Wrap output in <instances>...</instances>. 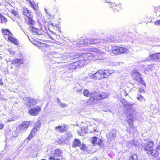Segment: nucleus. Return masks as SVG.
I'll use <instances>...</instances> for the list:
<instances>
[{
    "mask_svg": "<svg viewBox=\"0 0 160 160\" xmlns=\"http://www.w3.org/2000/svg\"><path fill=\"white\" fill-rule=\"evenodd\" d=\"M153 10L156 14H157L158 13H160V6L158 7H154Z\"/></svg>",
    "mask_w": 160,
    "mask_h": 160,
    "instance_id": "nucleus-33",
    "label": "nucleus"
},
{
    "mask_svg": "<svg viewBox=\"0 0 160 160\" xmlns=\"http://www.w3.org/2000/svg\"><path fill=\"white\" fill-rule=\"evenodd\" d=\"M51 33H47L45 35V37L47 38H49L55 41L56 38V36L57 35L56 32L53 31H50Z\"/></svg>",
    "mask_w": 160,
    "mask_h": 160,
    "instance_id": "nucleus-17",
    "label": "nucleus"
},
{
    "mask_svg": "<svg viewBox=\"0 0 160 160\" xmlns=\"http://www.w3.org/2000/svg\"><path fill=\"white\" fill-rule=\"evenodd\" d=\"M81 150L82 151H85L87 149V147L85 144L82 143L80 148Z\"/></svg>",
    "mask_w": 160,
    "mask_h": 160,
    "instance_id": "nucleus-35",
    "label": "nucleus"
},
{
    "mask_svg": "<svg viewBox=\"0 0 160 160\" xmlns=\"http://www.w3.org/2000/svg\"><path fill=\"white\" fill-rule=\"evenodd\" d=\"M69 128L68 126L65 124H62L55 127V131L60 133H62L66 132Z\"/></svg>",
    "mask_w": 160,
    "mask_h": 160,
    "instance_id": "nucleus-11",
    "label": "nucleus"
},
{
    "mask_svg": "<svg viewBox=\"0 0 160 160\" xmlns=\"http://www.w3.org/2000/svg\"><path fill=\"white\" fill-rule=\"evenodd\" d=\"M28 105L29 107H32L37 103L36 101L33 99L29 98L28 99Z\"/></svg>",
    "mask_w": 160,
    "mask_h": 160,
    "instance_id": "nucleus-28",
    "label": "nucleus"
},
{
    "mask_svg": "<svg viewBox=\"0 0 160 160\" xmlns=\"http://www.w3.org/2000/svg\"><path fill=\"white\" fill-rule=\"evenodd\" d=\"M79 68L77 61L70 63L68 66L69 69L73 70Z\"/></svg>",
    "mask_w": 160,
    "mask_h": 160,
    "instance_id": "nucleus-19",
    "label": "nucleus"
},
{
    "mask_svg": "<svg viewBox=\"0 0 160 160\" xmlns=\"http://www.w3.org/2000/svg\"><path fill=\"white\" fill-rule=\"evenodd\" d=\"M22 14L25 18L28 19V20L26 22L28 25L32 26L34 24L35 21L32 19V13L31 10L27 8H23Z\"/></svg>",
    "mask_w": 160,
    "mask_h": 160,
    "instance_id": "nucleus-5",
    "label": "nucleus"
},
{
    "mask_svg": "<svg viewBox=\"0 0 160 160\" xmlns=\"http://www.w3.org/2000/svg\"><path fill=\"white\" fill-rule=\"evenodd\" d=\"M145 141V143H143L142 145V148L147 154L153 156L154 151V142L152 140H150L149 139H147Z\"/></svg>",
    "mask_w": 160,
    "mask_h": 160,
    "instance_id": "nucleus-3",
    "label": "nucleus"
},
{
    "mask_svg": "<svg viewBox=\"0 0 160 160\" xmlns=\"http://www.w3.org/2000/svg\"><path fill=\"white\" fill-rule=\"evenodd\" d=\"M63 152L59 148L56 149L54 151V154L56 157H61V160H65V158L62 156Z\"/></svg>",
    "mask_w": 160,
    "mask_h": 160,
    "instance_id": "nucleus-15",
    "label": "nucleus"
},
{
    "mask_svg": "<svg viewBox=\"0 0 160 160\" xmlns=\"http://www.w3.org/2000/svg\"><path fill=\"white\" fill-rule=\"evenodd\" d=\"M128 49L122 45H112L110 52L112 54L118 55L126 53L128 52Z\"/></svg>",
    "mask_w": 160,
    "mask_h": 160,
    "instance_id": "nucleus-4",
    "label": "nucleus"
},
{
    "mask_svg": "<svg viewBox=\"0 0 160 160\" xmlns=\"http://www.w3.org/2000/svg\"><path fill=\"white\" fill-rule=\"evenodd\" d=\"M154 24L157 25H160V20H157L154 22Z\"/></svg>",
    "mask_w": 160,
    "mask_h": 160,
    "instance_id": "nucleus-38",
    "label": "nucleus"
},
{
    "mask_svg": "<svg viewBox=\"0 0 160 160\" xmlns=\"http://www.w3.org/2000/svg\"><path fill=\"white\" fill-rule=\"evenodd\" d=\"M0 19L2 23H5L7 22V19L2 15H0Z\"/></svg>",
    "mask_w": 160,
    "mask_h": 160,
    "instance_id": "nucleus-34",
    "label": "nucleus"
},
{
    "mask_svg": "<svg viewBox=\"0 0 160 160\" xmlns=\"http://www.w3.org/2000/svg\"><path fill=\"white\" fill-rule=\"evenodd\" d=\"M60 106L61 107L64 108L65 106V104H61Z\"/></svg>",
    "mask_w": 160,
    "mask_h": 160,
    "instance_id": "nucleus-44",
    "label": "nucleus"
},
{
    "mask_svg": "<svg viewBox=\"0 0 160 160\" xmlns=\"http://www.w3.org/2000/svg\"><path fill=\"white\" fill-rule=\"evenodd\" d=\"M113 72V71L110 69H100L91 76L90 78L94 80L102 79L111 76Z\"/></svg>",
    "mask_w": 160,
    "mask_h": 160,
    "instance_id": "nucleus-1",
    "label": "nucleus"
},
{
    "mask_svg": "<svg viewBox=\"0 0 160 160\" xmlns=\"http://www.w3.org/2000/svg\"><path fill=\"white\" fill-rule=\"evenodd\" d=\"M110 5L111 8L113 9L114 10H116L118 11H119L122 9L121 4L119 3L118 4H116L114 2H112L111 4Z\"/></svg>",
    "mask_w": 160,
    "mask_h": 160,
    "instance_id": "nucleus-16",
    "label": "nucleus"
},
{
    "mask_svg": "<svg viewBox=\"0 0 160 160\" xmlns=\"http://www.w3.org/2000/svg\"><path fill=\"white\" fill-rule=\"evenodd\" d=\"M41 112V108L37 106L31 108L28 111V113L32 116H36L39 114V112Z\"/></svg>",
    "mask_w": 160,
    "mask_h": 160,
    "instance_id": "nucleus-10",
    "label": "nucleus"
},
{
    "mask_svg": "<svg viewBox=\"0 0 160 160\" xmlns=\"http://www.w3.org/2000/svg\"><path fill=\"white\" fill-rule=\"evenodd\" d=\"M48 159L49 160H55V158L52 156H50L49 158Z\"/></svg>",
    "mask_w": 160,
    "mask_h": 160,
    "instance_id": "nucleus-40",
    "label": "nucleus"
},
{
    "mask_svg": "<svg viewBox=\"0 0 160 160\" xmlns=\"http://www.w3.org/2000/svg\"><path fill=\"white\" fill-rule=\"evenodd\" d=\"M61 141H60V140L59 141V142L60 143H61V142H61Z\"/></svg>",
    "mask_w": 160,
    "mask_h": 160,
    "instance_id": "nucleus-52",
    "label": "nucleus"
},
{
    "mask_svg": "<svg viewBox=\"0 0 160 160\" xmlns=\"http://www.w3.org/2000/svg\"><path fill=\"white\" fill-rule=\"evenodd\" d=\"M124 107L125 108L126 110L127 111V112H131L134 111V109L132 107V105H130L129 104H124Z\"/></svg>",
    "mask_w": 160,
    "mask_h": 160,
    "instance_id": "nucleus-21",
    "label": "nucleus"
},
{
    "mask_svg": "<svg viewBox=\"0 0 160 160\" xmlns=\"http://www.w3.org/2000/svg\"><path fill=\"white\" fill-rule=\"evenodd\" d=\"M151 59L153 60H158L160 58V53L153 54L149 56Z\"/></svg>",
    "mask_w": 160,
    "mask_h": 160,
    "instance_id": "nucleus-25",
    "label": "nucleus"
},
{
    "mask_svg": "<svg viewBox=\"0 0 160 160\" xmlns=\"http://www.w3.org/2000/svg\"><path fill=\"white\" fill-rule=\"evenodd\" d=\"M90 39L86 38L81 41L80 44L82 47L91 44Z\"/></svg>",
    "mask_w": 160,
    "mask_h": 160,
    "instance_id": "nucleus-22",
    "label": "nucleus"
},
{
    "mask_svg": "<svg viewBox=\"0 0 160 160\" xmlns=\"http://www.w3.org/2000/svg\"><path fill=\"white\" fill-rule=\"evenodd\" d=\"M131 75L133 78L136 81L138 80V79L140 78L139 73L136 70H133L132 71Z\"/></svg>",
    "mask_w": 160,
    "mask_h": 160,
    "instance_id": "nucleus-20",
    "label": "nucleus"
},
{
    "mask_svg": "<svg viewBox=\"0 0 160 160\" xmlns=\"http://www.w3.org/2000/svg\"><path fill=\"white\" fill-rule=\"evenodd\" d=\"M50 25L54 27V30L58 32L59 33L61 32V27L59 24L51 23Z\"/></svg>",
    "mask_w": 160,
    "mask_h": 160,
    "instance_id": "nucleus-26",
    "label": "nucleus"
},
{
    "mask_svg": "<svg viewBox=\"0 0 160 160\" xmlns=\"http://www.w3.org/2000/svg\"><path fill=\"white\" fill-rule=\"evenodd\" d=\"M81 144V142L78 139H75L74 140L72 145V148H76L80 147Z\"/></svg>",
    "mask_w": 160,
    "mask_h": 160,
    "instance_id": "nucleus-23",
    "label": "nucleus"
},
{
    "mask_svg": "<svg viewBox=\"0 0 160 160\" xmlns=\"http://www.w3.org/2000/svg\"><path fill=\"white\" fill-rule=\"evenodd\" d=\"M40 160H47L44 159H41Z\"/></svg>",
    "mask_w": 160,
    "mask_h": 160,
    "instance_id": "nucleus-50",
    "label": "nucleus"
},
{
    "mask_svg": "<svg viewBox=\"0 0 160 160\" xmlns=\"http://www.w3.org/2000/svg\"><path fill=\"white\" fill-rule=\"evenodd\" d=\"M128 160H138L137 155L135 154L132 155L129 158Z\"/></svg>",
    "mask_w": 160,
    "mask_h": 160,
    "instance_id": "nucleus-32",
    "label": "nucleus"
},
{
    "mask_svg": "<svg viewBox=\"0 0 160 160\" xmlns=\"http://www.w3.org/2000/svg\"><path fill=\"white\" fill-rule=\"evenodd\" d=\"M4 127V125L3 124H0V130L2 129Z\"/></svg>",
    "mask_w": 160,
    "mask_h": 160,
    "instance_id": "nucleus-42",
    "label": "nucleus"
},
{
    "mask_svg": "<svg viewBox=\"0 0 160 160\" xmlns=\"http://www.w3.org/2000/svg\"><path fill=\"white\" fill-rule=\"evenodd\" d=\"M93 132H95V130H94L93 131ZM90 132H92V131H90Z\"/></svg>",
    "mask_w": 160,
    "mask_h": 160,
    "instance_id": "nucleus-51",
    "label": "nucleus"
},
{
    "mask_svg": "<svg viewBox=\"0 0 160 160\" xmlns=\"http://www.w3.org/2000/svg\"><path fill=\"white\" fill-rule=\"evenodd\" d=\"M97 96L99 101L102 99L108 98V96L107 93L105 92H102L101 94L97 95Z\"/></svg>",
    "mask_w": 160,
    "mask_h": 160,
    "instance_id": "nucleus-24",
    "label": "nucleus"
},
{
    "mask_svg": "<svg viewBox=\"0 0 160 160\" xmlns=\"http://www.w3.org/2000/svg\"><path fill=\"white\" fill-rule=\"evenodd\" d=\"M122 100H123V101H125V99H122V100L121 101V102H122Z\"/></svg>",
    "mask_w": 160,
    "mask_h": 160,
    "instance_id": "nucleus-48",
    "label": "nucleus"
},
{
    "mask_svg": "<svg viewBox=\"0 0 160 160\" xmlns=\"http://www.w3.org/2000/svg\"><path fill=\"white\" fill-rule=\"evenodd\" d=\"M114 36H113V41L115 42H120L122 41V38L123 37V34L120 33L115 32Z\"/></svg>",
    "mask_w": 160,
    "mask_h": 160,
    "instance_id": "nucleus-13",
    "label": "nucleus"
},
{
    "mask_svg": "<svg viewBox=\"0 0 160 160\" xmlns=\"http://www.w3.org/2000/svg\"><path fill=\"white\" fill-rule=\"evenodd\" d=\"M0 84L1 85H3V82H2V83L1 82H0Z\"/></svg>",
    "mask_w": 160,
    "mask_h": 160,
    "instance_id": "nucleus-49",
    "label": "nucleus"
},
{
    "mask_svg": "<svg viewBox=\"0 0 160 160\" xmlns=\"http://www.w3.org/2000/svg\"><path fill=\"white\" fill-rule=\"evenodd\" d=\"M31 31L34 34L41 35V30L38 29L31 27Z\"/></svg>",
    "mask_w": 160,
    "mask_h": 160,
    "instance_id": "nucleus-27",
    "label": "nucleus"
},
{
    "mask_svg": "<svg viewBox=\"0 0 160 160\" xmlns=\"http://www.w3.org/2000/svg\"><path fill=\"white\" fill-rule=\"evenodd\" d=\"M99 102V101L97 96L95 95L90 97L87 100L86 103L87 105L92 106Z\"/></svg>",
    "mask_w": 160,
    "mask_h": 160,
    "instance_id": "nucleus-12",
    "label": "nucleus"
},
{
    "mask_svg": "<svg viewBox=\"0 0 160 160\" xmlns=\"http://www.w3.org/2000/svg\"><path fill=\"white\" fill-rule=\"evenodd\" d=\"M31 122L28 121H24L19 125L17 129L19 132H25L26 131L30 125Z\"/></svg>",
    "mask_w": 160,
    "mask_h": 160,
    "instance_id": "nucleus-8",
    "label": "nucleus"
},
{
    "mask_svg": "<svg viewBox=\"0 0 160 160\" xmlns=\"http://www.w3.org/2000/svg\"><path fill=\"white\" fill-rule=\"evenodd\" d=\"M91 143L93 146L98 145L101 146L102 145V140L99 139L96 137H93L91 138Z\"/></svg>",
    "mask_w": 160,
    "mask_h": 160,
    "instance_id": "nucleus-14",
    "label": "nucleus"
},
{
    "mask_svg": "<svg viewBox=\"0 0 160 160\" xmlns=\"http://www.w3.org/2000/svg\"><path fill=\"white\" fill-rule=\"evenodd\" d=\"M130 123H131V124H132V121H131V122H128V124H130Z\"/></svg>",
    "mask_w": 160,
    "mask_h": 160,
    "instance_id": "nucleus-47",
    "label": "nucleus"
},
{
    "mask_svg": "<svg viewBox=\"0 0 160 160\" xmlns=\"http://www.w3.org/2000/svg\"><path fill=\"white\" fill-rule=\"evenodd\" d=\"M88 61H95L98 59L99 53L97 51H92L90 53H84Z\"/></svg>",
    "mask_w": 160,
    "mask_h": 160,
    "instance_id": "nucleus-7",
    "label": "nucleus"
},
{
    "mask_svg": "<svg viewBox=\"0 0 160 160\" xmlns=\"http://www.w3.org/2000/svg\"><path fill=\"white\" fill-rule=\"evenodd\" d=\"M55 160H61V159L59 158H58L56 159L55 158Z\"/></svg>",
    "mask_w": 160,
    "mask_h": 160,
    "instance_id": "nucleus-46",
    "label": "nucleus"
},
{
    "mask_svg": "<svg viewBox=\"0 0 160 160\" xmlns=\"http://www.w3.org/2000/svg\"><path fill=\"white\" fill-rule=\"evenodd\" d=\"M91 44H96L100 42V39H90Z\"/></svg>",
    "mask_w": 160,
    "mask_h": 160,
    "instance_id": "nucleus-29",
    "label": "nucleus"
},
{
    "mask_svg": "<svg viewBox=\"0 0 160 160\" xmlns=\"http://www.w3.org/2000/svg\"><path fill=\"white\" fill-rule=\"evenodd\" d=\"M159 160H160V159H159Z\"/></svg>",
    "mask_w": 160,
    "mask_h": 160,
    "instance_id": "nucleus-55",
    "label": "nucleus"
},
{
    "mask_svg": "<svg viewBox=\"0 0 160 160\" xmlns=\"http://www.w3.org/2000/svg\"><path fill=\"white\" fill-rule=\"evenodd\" d=\"M123 93L125 96H128V94L125 90H123Z\"/></svg>",
    "mask_w": 160,
    "mask_h": 160,
    "instance_id": "nucleus-41",
    "label": "nucleus"
},
{
    "mask_svg": "<svg viewBox=\"0 0 160 160\" xmlns=\"http://www.w3.org/2000/svg\"><path fill=\"white\" fill-rule=\"evenodd\" d=\"M78 134L80 135V136H83V134L82 133V132H81V131H78Z\"/></svg>",
    "mask_w": 160,
    "mask_h": 160,
    "instance_id": "nucleus-43",
    "label": "nucleus"
},
{
    "mask_svg": "<svg viewBox=\"0 0 160 160\" xmlns=\"http://www.w3.org/2000/svg\"><path fill=\"white\" fill-rule=\"evenodd\" d=\"M1 32L3 37L6 40L14 45H19L18 40L13 36L12 33L9 29L2 28L1 30Z\"/></svg>",
    "mask_w": 160,
    "mask_h": 160,
    "instance_id": "nucleus-2",
    "label": "nucleus"
},
{
    "mask_svg": "<svg viewBox=\"0 0 160 160\" xmlns=\"http://www.w3.org/2000/svg\"><path fill=\"white\" fill-rule=\"evenodd\" d=\"M140 97H141V98H142V96L141 95Z\"/></svg>",
    "mask_w": 160,
    "mask_h": 160,
    "instance_id": "nucleus-53",
    "label": "nucleus"
},
{
    "mask_svg": "<svg viewBox=\"0 0 160 160\" xmlns=\"http://www.w3.org/2000/svg\"><path fill=\"white\" fill-rule=\"evenodd\" d=\"M23 62V60L22 59H15L11 61V64L17 66H19L20 64Z\"/></svg>",
    "mask_w": 160,
    "mask_h": 160,
    "instance_id": "nucleus-18",
    "label": "nucleus"
},
{
    "mask_svg": "<svg viewBox=\"0 0 160 160\" xmlns=\"http://www.w3.org/2000/svg\"><path fill=\"white\" fill-rule=\"evenodd\" d=\"M28 1L29 2V3L30 4L32 8H33L34 9H35L36 5L34 3L32 2L29 0H28Z\"/></svg>",
    "mask_w": 160,
    "mask_h": 160,
    "instance_id": "nucleus-36",
    "label": "nucleus"
},
{
    "mask_svg": "<svg viewBox=\"0 0 160 160\" xmlns=\"http://www.w3.org/2000/svg\"><path fill=\"white\" fill-rule=\"evenodd\" d=\"M40 49H42L43 47L46 48V44L43 43H42L41 44V46H40Z\"/></svg>",
    "mask_w": 160,
    "mask_h": 160,
    "instance_id": "nucleus-39",
    "label": "nucleus"
},
{
    "mask_svg": "<svg viewBox=\"0 0 160 160\" xmlns=\"http://www.w3.org/2000/svg\"><path fill=\"white\" fill-rule=\"evenodd\" d=\"M158 16H160V14H159V15H158Z\"/></svg>",
    "mask_w": 160,
    "mask_h": 160,
    "instance_id": "nucleus-54",
    "label": "nucleus"
},
{
    "mask_svg": "<svg viewBox=\"0 0 160 160\" xmlns=\"http://www.w3.org/2000/svg\"><path fill=\"white\" fill-rule=\"evenodd\" d=\"M40 127L39 125L35 126L31 130L30 133L25 141L27 140V142H28L32 139L35 136L36 132L39 130Z\"/></svg>",
    "mask_w": 160,
    "mask_h": 160,
    "instance_id": "nucleus-9",
    "label": "nucleus"
},
{
    "mask_svg": "<svg viewBox=\"0 0 160 160\" xmlns=\"http://www.w3.org/2000/svg\"><path fill=\"white\" fill-rule=\"evenodd\" d=\"M45 42H50V41L49 40H48L47 39H45L44 40H43Z\"/></svg>",
    "mask_w": 160,
    "mask_h": 160,
    "instance_id": "nucleus-45",
    "label": "nucleus"
},
{
    "mask_svg": "<svg viewBox=\"0 0 160 160\" xmlns=\"http://www.w3.org/2000/svg\"><path fill=\"white\" fill-rule=\"evenodd\" d=\"M76 56V57L75 58H77L78 59L77 62L79 68L82 67L87 64L88 61L86 58H85L84 53L82 54H78Z\"/></svg>",
    "mask_w": 160,
    "mask_h": 160,
    "instance_id": "nucleus-6",
    "label": "nucleus"
},
{
    "mask_svg": "<svg viewBox=\"0 0 160 160\" xmlns=\"http://www.w3.org/2000/svg\"><path fill=\"white\" fill-rule=\"evenodd\" d=\"M141 84H142L143 86V88H146V83L142 79H141Z\"/></svg>",
    "mask_w": 160,
    "mask_h": 160,
    "instance_id": "nucleus-37",
    "label": "nucleus"
},
{
    "mask_svg": "<svg viewBox=\"0 0 160 160\" xmlns=\"http://www.w3.org/2000/svg\"><path fill=\"white\" fill-rule=\"evenodd\" d=\"M12 13L17 18H19L20 16L18 12L15 10H12Z\"/></svg>",
    "mask_w": 160,
    "mask_h": 160,
    "instance_id": "nucleus-31",
    "label": "nucleus"
},
{
    "mask_svg": "<svg viewBox=\"0 0 160 160\" xmlns=\"http://www.w3.org/2000/svg\"><path fill=\"white\" fill-rule=\"evenodd\" d=\"M83 94L84 96L87 97L92 95V94L87 89H84L83 91Z\"/></svg>",
    "mask_w": 160,
    "mask_h": 160,
    "instance_id": "nucleus-30",
    "label": "nucleus"
}]
</instances>
